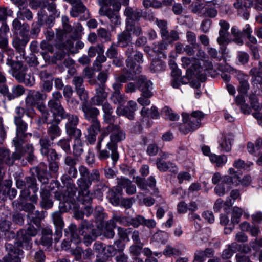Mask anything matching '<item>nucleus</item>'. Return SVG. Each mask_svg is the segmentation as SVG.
Here are the masks:
<instances>
[{
  "mask_svg": "<svg viewBox=\"0 0 262 262\" xmlns=\"http://www.w3.org/2000/svg\"><path fill=\"white\" fill-rule=\"evenodd\" d=\"M137 106L136 102L132 100L129 101L124 107L121 106L118 107L116 109V114L119 116H124L129 120H133Z\"/></svg>",
  "mask_w": 262,
  "mask_h": 262,
  "instance_id": "13",
  "label": "nucleus"
},
{
  "mask_svg": "<svg viewBox=\"0 0 262 262\" xmlns=\"http://www.w3.org/2000/svg\"><path fill=\"white\" fill-rule=\"evenodd\" d=\"M107 97V93L105 91L103 85L96 89V94L91 99L92 103L95 105H101Z\"/></svg>",
  "mask_w": 262,
  "mask_h": 262,
  "instance_id": "19",
  "label": "nucleus"
},
{
  "mask_svg": "<svg viewBox=\"0 0 262 262\" xmlns=\"http://www.w3.org/2000/svg\"><path fill=\"white\" fill-rule=\"evenodd\" d=\"M214 250L212 248H206L204 250H198L194 253L193 262H204L205 258L213 256Z\"/></svg>",
  "mask_w": 262,
  "mask_h": 262,
  "instance_id": "22",
  "label": "nucleus"
},
{
  "mask_svg": "<svg viewBox=\"0 0 262 262\" xmlns=\"http://www.w3.org/2000/svg\"><path fill=\"white\" fill-rule=\"evenodd\" d=\"M156 165L157 168L160 171L169 170L175 173L178 170V168L175 164L170 162H166L164 160H162V159H157Z\"/></svg>",
  "mask_w": 262,
  "mask_h": 262,
  "instance_id": "25",
  "label": "nucleus"
},
{
  "mask_svg": "<svg viewBox=\"0 0 262 262\" xmlns=\"http://www.w3.org/2000/svg\"><path fill=\"white\" fill-rule=\"evenodd\" d=\"M67 134L71 139L72 137L75 138V140H80L82 133L81 131L77 128V126H73L66 128Z\"/></svg>",
  "mask_w": 262,
  "mask_h": 262,
  "instance_id": "48",
  "label": "nucleus"
},
{
  "mask_svg": "<svg viewBox=\"0 0 262 262\" xmlns=\"http://www.w3.org/2000/svg\"><path fill=\"white\" fill-rule=\"evenodd\" d=\"M47 133L51 140L59 137L61 135V130L57 123H52L48 127Z\"/></svg>",
  "mask_w": 262,
  "mask_h": 262,
  "instance_id": "32",
  "label": "nucleus"
},
{
  "mask_svg": "<svg viewBox=\"0 0 262 262\" xmlns=\"http://www.w3.org/2000/svg\"><path fill=\"white\" fill-rule=\"evenodd\" d=\"M67 190L64 193L66 196V202H70L73 203L75 201V198L78 200V196H76V194L77 191V188L74 183H70L66 186Z\"/></svg>",
  "mask_w": 262,
  "mask_h": 262,
  "instance_id": "27",
  "label": "nucleus"
},
{
  "mask_svg": "<svg viewBox=\"0 0 262 262\" xmlns=\"http://www.w3.org/2000/svg\"><path fill=\"white\" fill-rule=\"evenodd\" d=\"M47 95L43 93L34 90L30 91L25 99V102L28 106H36L40 101L46 99Z\"/></svg>",
  "mask_w": 262,
  "mask_h": 262,
  "instance_id": "12",
  "label": "nucleus"
},
{
  "mask_svg": "<svg viewBox=\"0 0 262 262\" xmlns=\"http://www.w3.org/2000/svg\"><path fill=\"white\" fill-rule=\"evenodd\" d=\"M21 204L18 201H14L13 202V206H15L17 209H21L26 212H28V213H30V212H33L35 206L31 204V203H26L22 206L20 207Z\"/></svg>",
  "mask_w": 262,
  "mask_h": 262,
  "instance_id": "56",
  "label": "nucleus"
},
{
  "mask_svg": "<svg viewBox=\"0 0 262 262\" xmlns=\"http://www.w3.org/2000/svg\"><path fill=\"white\" fill-rule=\"evenodd\" d=\"M233 140L231 135L223 136L220 141V146L222 150L229 152L231 149V141Z\"/></svg>",
  "mask_w": 262,
  "mask_h": 262,
  "instance_id": "38",
  "label": "nucleus"
},
{
  "mask_svg": "<svg viewBox=\"0 0 262 262\" xmlns=\"http://www.w3.org/2000/svg\"><path fill=\"white\" fill-rule=\"evenodd\" d=\"M38 230L33 225H29L27 229H20L17 232V241L15 244L17 247L29 250L32 248L31 237L38 234Z\"/></svg>",
  "mask_w": 262,
  "mask_h": 262,
  "instance_id": "4",
  "label": "nucleus"
},
{
  "mask_svg": "<svg viewBox=\"0 0 262 262\" xmlns=\"http://www.w3.org/2000/svg\"><path fill=\"white\" fill-rule=\"evenodd\" d=\"M79 234L82 236L92 234L94 235H99L100 231L94 228V226L91 222L83 220L79 227Z\"/></svg>",
  "mask_w": 262,
  "mask_h": 262,
  "instance_id": "14",
  "label": "nucleus"
},
{
  "mask_svg": "<svg viewBox=\"0 0 262 262\" xmlns=\"http://www.w3.org/2000/svg\"><path fill=\"white\" fill-rule=\"evenodd\" d=\"M205 114L200 111H195L189 115L183 113V124L180 126V130L186 134L189 132L196 129L201 126V121L204 118Z\"/></svg>",
  "mask_w": 262,
  "mask_h": 262,
  "instance_id": "2",
  "label": "nucleus"
},
{
  "mask_svg": "<svg viewBox=\"0 0 262 262\" xmlns=\"http://www.w3.org/2000/svg\"><path fill=\"white\" fill-rule=\"evenodd\" d=\"M27 216L31 222L34 223L36 226H39L40 222L44 218L45 215L43 211H36L28 213Z\"/></svg>",
  "mask_w": 262,
  "mask_h": 262,
  "instance_id": "34",
  "label": "nucleus"
},
{
  "mask_svg": "<svg viewBox=\"0 0 262 262\" xmlns=\"http://www.w3.org/2000/svg\"><path fill=\"white\" fill-rule=\"evenodd\" d=\"M217 14V11L214 3H208L205 5L203 16L205 17L214 18Z\"/></svg>",
  "mask_w": 262,
  "mask_h": 262,
  "instance_id": "33",
  "label": "nucleus"
},
{
  "mask_svg": "<svg viewBox=\"0 0 262 262\" xmlns=\"http://www.w3.org/2000/svg\"><path fill=\"white\" fill-rule=\"evenodd\" d=\"M80 177L77 180V185L78 189V191H81L84 184L86 183V180L87 179L90 171L88 168L84 165H80L78 167Z\"/></svg>",
  "mask_w": 262,
  "mask_h": 262,
  "instance_id": "24",
  "label": "nucleus"
},
{
  "mask_svg": "<svg viewBox=\"0 0 262 262\" xmlns=\"http://www.w3.org/2000/svg\"><path fill=\"white\" fill-rule=\"evenodd\" d=\"M136 81L138 89L142 92L141 97L137 100L138 102L142 106L149 105L150 101L149 98L152 96L150 91L152 83L143 75H139Z\"/></svg>",
  "mask_w": 262,
  "mask_h": 262,
  "instance_id": "5",
  "label": "nucleus"
},
{
  "mask_svg": "<svg viewBox=\"0 0 262 262\" xmlns=\"http://www.w3.org/2000/svg\"><path fill=\"white\" fill-rule=\"evenodd\" d=\"M106 60V57L103 54H98L93 64L94 70L97 71H100L102 68V63L105 62Z\"/></svg>",
  "mask_w": 262,
  "mask_h": 262,
  "instance_id": "47",
  "label": "nucleus"
},
{
  "mask_svg": "<svg viewBox=\"0 0 262 262\" xmlns=\"http://www.w3.org/2000/svg\"><path fill=\"white\" fill-rule=\"evenodd\" d=\"M117 45L112 43L106 52V55L109 58H116L118 55Z\"/></svg>",
  "mask_w": 262,
  "mask_h": 262,
  "instance_id": "62",
  "label": "nucleus"
},
{
  "mask_svg": "<svg viewBox=\"0 0 262 262\" xmlns=\"http://www.w3.org/2000/svg\"><path fill=\"white\" fill-rule=\"evenodd\" d=\"M16 126V136L13 140L15 148H18L27 141L26 138L28 135L32 136V134L26 133L28 129L27 124L23 120L15 121Z\"/></svg>",
  "mask_w": 262,
  "mask_h": 262,
  "instance_id": "7",
  "label": "nucleus"
},
{
  "mask_svg": "<svg viewBox=\"0 0 262 262\" xmlns=\"http://www.w3.org/2000/svg\"><path fill=\"white\" fill-rule=\"evenodd\" d=\"M97 34L99 37L102 38L105 41H110L111 40V34L106 29L100 28L97 30Z\"/></svg>",
  "mask_w": 262,
  "mask_h": 262,
  "instance_id": "63",
  "label": "nucleus"
},
{
  "mask_svg": "<svg viewBox=\"0 0 262 262\" xmlns=\"http://www.w3.org/2000/svg\"><path fill=\"white\" fill-rule=\"evenodd\" d=\"M124 15L126 16L127 21H139L143 16V11L141 9L127 7L124 11Z\"/></svg>",
  "mask_w": 262,
  "mask_h": 262,
  "instance_id": "17",
  "label": "nucleus"
},
{
  "mask_svg": "<svg viewBox=\"0 0 262 262\" xmlns=\"http://www.w3.org/2000/svg\"><path fill=\"white\" fill-rule=\"evenodd\" d=\"M115 7V9L113 10L111 8L102 7L99 10V13L101 15L106 16L110 20V25L112 31L119 26L121 24V18L119 11L120 9V3H115L112 4Z\"/></svg>",
  "mask_w": 262,
  "mask_h": 262,
  "instance_id": "6",
  "label": "nucleus"
},
{
  "mask_svg": "<svg viewBox=\"0 0 262 262\" xmlns=\"http://www.w3.org/2000/svg\"><path fill=\"white\" fill-rule=\"evenodd\" d=\"M253 6L251 0H236L233 4L234 7L237 10L238 15L248 20L249 17L248 9Z\"/></svg>",
  "mask_w": 262,
  "mask_h": 262,
  "instance_id": "10",
  "label": "nucleus"
},
{
  "mask_svg": "<svg viewBox=\"0 0 262 262\" xmlns=\"http://www.w3.org/2000/svg\"><path fill=\"white\" fill-rule=\"evenodd\" d=\"M52 217L54 224L56 226L57 230H58V232H59V234L61 235V231L64 226V222L62 218L61 217V212L60 211L55 212L53 213Z\"/></svg>",
  "mask_w": 262,
  "mask_h": 262,
  "instance_id": "36",
  "label": "nucleus"
},
{
  "mask_svg": "<svg viewBox=\"0 0 262 262\" xmlns=\"http://www.w3.org/2000/svg\"><path fill=\"white\" fill-rule=\"evenodd\" d=\"M72 5H73V7L70 11V14L72 17H78L79 15L84 13L85 12H86V14L84 15V16L86 15L84 19H86L89 17V14L86 8L81 1L77 0L75 2V3Z\"/></svg>",
  "mask_w": 262,
  "mask_h": 262,
  "instance_id": "21",
  "label": "nucleus"
},
{
  "mask_svg": "<svg viewBox=\"0 0 262 262\" xmlns=\"http://www.w3.org/2000/svg\"><path fill=\"white\" fill-rule=\"evenodd\" d=\"M134 50L133 46H129L125 52V54L127 57L126 59V66L128 68L132 69L133 73H140L141 72V67L140 66L136 65L133 61V54Z\"/></svg>",
  "mask_w": 262,
  "mask_h": 262,
  "instance_id": "16",
  "label": "nucleus"
},
{
  "mask_svg": "<svg viewBox=\"0 0 262 262\" xmlns=\"http://www.w3.org/2000/svg\"><path fill=\"white\" fill-rule=\"evenodd\" d=\"M26 188H31L33 192L36 193L38 190L37 187L36 179L33 177H27L25 178Z\"/></svg>",
  "mask_w": 262,
  "mask_h": 262,
  "instance_id": "58",
  "label": "nucleus"
},
{
  "mask_svg": "<svg viewBox=\"0 0 262 262\" xmlns=\"http://www.w3.org/2000/svg\"><path fill=\"white\" fill-rule=\"evenodd\" d=\"M163 254L167 257H170L172 255H179L181 252L179 250L168 245L163 250Z\"/></svg>",
  "mask_w": 262,
  "mask_h": 262,
  "instance_id": "61",
  "label": "nucleus"
},
{
  "mask_svg": "<svg viewBox=\"0 0 262 262\" xmlns=\"http://www.w3.org/2000/svg\"><path fill=\"white\" fill-rule=\"evenodd\" d=\"M60 117L62 119L67 120L66 123V128L77 126L79 123V118L77 115L68 113L66 111Z\"/></svg>",
  "mask_w": 262,
  "mask_h": 262,
  "instance_id": "29",
  "label": "nucleus"
},
{
  "mask_svg": "<svg viewBox=\"0 0 262 262\" xmlns=\"http://www.w3.org/2000/svg\"><path fill=\"white\" fill-rule=\"evenodd\" d=\"M259 70H260L259 69H258L257 68L254 67L251 69L249 74L253 76V80L257 81V82L262 85V77L259 76Z\"/></svg>",
  "mask_w": 262,
  "mask_h": 262,
  "instance_id": "64",
  "label": "nucleus"
},
{
  "mask_svg": "<svg viewBox=\"0 0 262 262\" xmlns=\"http://www.w3.org/2000/svg\"><path fill=\"white\" fill-rule=\"evenodd\" d=\"M6 64L11 67V73L12 76H13L14 72L20 71L24 67L20 62L14 61L9 58L7 59Z\"/></svg>",
  "mask_w": 262,
  "mask_h": 262,
  "instance_id": "50",
  "label": "nucleus"
},
{
  "mask_svg": "<svg viewBox=\"0 0 262 262\" xmlns=\"http://www.w3.org/2000/svg\"><path fill=\"white\" fill-rule=\"evenodd\" d=\"M209 159L217 167H222L227 161V157L225 155L217 156L214 154H211L209 156Z\"/></svg>",
  "mask_w": 262,
  "mask_h": 262,
  "instance_id": "35",
  "label": "nucleus"
},
{
  "mask_svg": "<svg viewBox=\"0 0 262 262\" xmlns=\"http://www.w3.org/2000/svg\"><path fill=\"white\" fill-rule=\"evenodd\" d=\"M82 110L84 113L85 119L91 123V125H100L97 116L99 111L96 107L90 106L86 104L82 106Z\"/></svg>",
  "mask_w": 262,
  "mask_h": 262,
  "instance_id": "11",
  "label": "nucleus"
},
{
  "mask_svg": "<svg viewBox=\"0 0 262 262\" xmlns=\"http://www.w3.org/2000/svg\"><path fill=\"white\" fill-rule=\"evenodd\" d=\"M48 106L51 112L56 114L59 117H61L66 112L61 102L49 101Z\"/></svg>",
  "mask_w": 262,
  "mask_h": 262,
  "instance_id": "31",
  "label": "nucleus"
},
{
  "mask_svg": "<svg viewBox=\"0 0 262 262\" xmlns=\"http://www.w3.org/2000/svg\"><path fill=\"white\" fill-rule=\"evenodd\" d=\"M130 182V180L125 178L118 179V186L116 188V190L118 193L122 194V188H126Z\"/></svg>",
  "mask_w": 262,
  "mask_h": 262,
  "instance_id": "51",
  "label": "nucleus"
},
{
  "mask_svg": "<svg viewBox=\"0 0 262 262\" xmlns=\"http://www.w3.org/2000/svg\"><path fill=\"white\" fill-rule=\"evenodd\" d=\"M203 62V66L199 61L198 63L193 64V69H191L194 75L200 76L203 75V73L206 70H211L213 68V65L211 61L208 60V58L205 60Z\"/></svg>",
  "mask_w": 262,
  "mask_h": 262,
  "instance_id": "18",
  "label": "nucleus"
},
{
  "mask_svg": "<svg viewBox=\"0 0 262 262\" xmlns=\"http://www.w3.org/2000/svg\"><path fill=\"white\" fill-rule=\"evenodd\" d=\"M222 182L226 184H232L236 186L241 183V179L237 174L232 176L226 175L223 177Z\"/></svg>",
  "mask_w": 262,
  "mask_h": 262,
  "instance_id": "42",
  "label": "nucleus"
},
{
  "mask_svg": "<svg viewBox=\"0 0 262 262\" xmlns=\"http://www.w3.org/2000/svg\"><path fill=\"white\" fill-rule=\"evenodd\" d=\"M5 247L8 251L7 255L3 257L4 262H21L19 256L23 255V251L19 249L16 244L7 243Z\"/></svg>",
  "mask_w": 262,
  "mask_h": 262,
  "instance_id": "9",
  "label": "nucleus"
},
{
  "mask_svg": "<svg viewBox=\"0 0 262 262\" xmlns=\"http://www.w3.org/2000/svg\"><path fill=\"white\" fill-rule=\"evenodd\" d=\"M107 130L110 132V142L107 143V148L111 151V158L114 162H116L119 158L117 151L118 142L124 140L126 134L124 131L120 129L119 125L111 124L106 127Z\"/></svg>",
  "mask_w": 262,
  "mask_h": 262,
  "instance_id": "1",
  "label": "nucleus"
},
{
  "mask_svg": "<svg viewBox=\"0 0 262 262\" xmlns=\"http://www.w3.org/2000/svg\"><path fill=\"white\" fill-rule=\"evenodd\" d=\"M233 204L232 200L228 198L226 201H224L221 199H217L214 205L215 210L218 211L221 208H224L225 210L227 209Z\"/></svg>",
  "mask_w": 262,
  "mask_h": 262,
  "instance_id": "39",
  "label": "nucleus"
},
{
  "mask_svg": "<svg viewBox=\"0 0 262 262\" xmlns=\"http://www.w3.org/2000/svg\"><path fill=\"white\" fill-rule=\"evenodd\" d=\"M128 27L129 32H132L133 34L137 36L142 34V30L140 26H136L134 23L126 22V28Z\"/></svg>",
  "mask_w": 262,
  "mask_h": 262,
  "instance_id": "54",
  "label": "nucleus"
},
{
  "mask_svg": "<svg viewBox=\"0 0 262 262\" xmlns=\"http://www.w3.org/2000/svg\"><path fill=\"white\" fill-rule=\"evenodd\" d=\"M115 82L113 84H117L120 86V89L122 88V83H125L127 80H133L135 79L134 75L132 73V71L127 72L124 74L116 76L115 78Z\"/></svg>",
  "mask_w": 262,
  "mask_h": 262,
  "instance_id": "30",
  "label": "nucleus"
},
{
  "mask_svg": "<svg viewBox=\"0 0 262 262\" xmlns=\"http://www.w3.org/2000/svg\"><path fill=\"white\" fill-rule=\"evenodd\" d=\"M231 34L233 37V41L238 45H243V33L236 26H233L231 29Z\"/></svg>",
  "mask_w": 262,
  "mask_h": 262,
  "instance_id": "40",
  "label": "nucleus"
},
{
  "mask_svg": "<svg viewBox=\"0 0 262 262\" xmlns=\"http://www.w3.org/2000/svg\"><path fill=\"white\" fill-rule=\"evenodd\" d=\"M168 42L165 40L155 43L153 46V51L156 53H161L163 50H166L168 45Z\"/></svg>",
  "mask_w": 262,
  "mask_h": 262,
  "instance_id": "60",
  "label": "nucleus"
},
{
  "mask_svg": "<svg viewBox=\"0 0 262 262\" xmlns=\"http://www.w3.org/2000/svg\"><path fill=\"white\" fill-rule=\"evenodd\" d=\"M101 125H90L88 129L87 140L91 144H94L96 140V137L100 132Z\"/></svg>",
  "mask_w": 262,
  "mask_h": 262,
  "instance_id": "28",
  "label": "nucleus"
},
{
  "mask_svg": "<svg viewBox=\"0 0 262 262\" xmlns=\"http://www.w3.org/2000/svg\"><path fill=\"white\" fill-rule=\"evenodd\" d=\"M29 39L23 36L21 38L16 37L13 40V47L17 50L21 56H25V47L27 44Z\"/></svg>",
  "mask_w": 262,
  "mask_h": 262,
  "instance_id": "26",
  "label": "nucleus"
},
{
  "mask_svg": "<svg viewBox=\"0 0 262 262\" xmlns=\"http://www.w3.org/2000/svg\"><path fill=\"white\" fill-rule=\"evenodd\" d=\"M68 229L71 234L72 241L76 244L81 243V239L79 235L77 234L76 226L74 224H71Z\"/></svg>",
  "mask_w": 262,
  "mask_h": 262,
  "instance_id": "52",
  "label": "nucleus"
},
{
  "mask_svg": "<svg viewBox=\"0 0 262 262\" xmlns=\"http://www.w3.org/2000/svg\"><path fill=\"white\" fill-rule=\"evenodd\" d=\"M113 92L111 96V99L114 104H121L124 103L127 98L124 94L120 93V86L117 84H113Z\"/></svg>",
  "mask_w": 262,
  "mask_h": 262,
  "instance_id": "20",
  "label": "nucleus"
},
{
  "mask_svg": "<svg viewBox=\"0 0 262 262\" xmlns=\"http://www.w3.org/2000/svg\"><path fill=\"white\" fill-rule=\"evenodd\" d=\"M60 186V183L57 180H52L49 185L41 186L40 192L41 200L50 198V191L53 190L55 187L59 189Z\"/></svg>",
  "mask_w": 262,
  "mask_h": 262,
  "instance_id": "23",
  "label": "nucleus"
},
{
  "mask_svg": "<svg viewBox=\"0 0 262 262\" xmlns=\"http://www.w3.org/2000/svg\"><path fill=\"white\" fill-rule=\"evenodd\" d=\"M16 185L18 189H21L22 190L20 193V196L24 198H26L28 196L30 192L28 189H26V180H22L18 179L16 180Z\"/></svg>",
  "mask_w": 262,
  "mask_h": 262,
  "instance_id": "45",
  "label": "nucleus"
},
{
  "mask_svg": "<svg viewBox=\"0 0 262 262\" xmlns=\"http://www.w3.org/2000/svg\"><path fill=\"white\" fill-rule=\"evenodd\" d=\"M156 24L160 30V34L162 37L166 35L168 31L167 23L166 20L156 19Z\"/></svg>",
  "mask_w": 262,
  "mask_h": 262,
  "instance_id": "59",
  "label": "nucleus"
},
{
  "mask_svg": "<svg viewBox=\"0 0 262 262\" xmlns=\"http://www.w3.org/2000/svg\"><path fill=\"white\" fill-rule=\"evenodd\" d=\"M132 36L130 32L128 31V27L118 34L117 45L119 47L125 48L129 46L132 43Z\"/></svg>",
  "mask_w": 262,
  "mask_h": 262,
  "instance_id": "15",
  "label": "nucleus"
},
{
  "mask_svg": "<svg viewBox=\"0 0 262 262\" xmlns=\"http://www.w3.org/2000/svg\"><path fill=\"white\" fill-rule=\"evenodd\" d=\"M25 92L24 88L20 85L14 86L12 89V93L8 95V98L9 100L18 97L22 95Z\"/></svg>",
  "mask_w": 262,
  "mask_h": 262,
  "instance_id": "41",
  "label": "nucleus"
},
{
  "mask_svg": "<svg viewBox=\"0 0 262 262\" xmlns=\"http://www.w3.org/2000/svg\"><path fill=\"white\" fill-rule=\"evenodd\" d=\"M17 17L23 20L26 19L28 20H31L33 18V14L31 11L26 8H22L21 10H19L17 13Z\"/></svg>",
  "mask_w": 262,
  "mask_h": 262,
  "instance_id": "49",
  "label": "nucleus"
},
{
  "mask_svg": "<svg viewBox=\"0 0 262 262\" xmlns=\"http://www.w3.org/2000/svg\"><path fill=\"white\" fill-rule=\"evenodd\" d=\"M242 214L243 210L241 208L236 206L234 207L232 209L231 222L233 224H238Z\"/></svg>",
  "mask_w": 262,
  "mask_h": 262,
  "instance_id": "57",
  "label": "nucleus"
},
{
  "mask_svg": "<svg viewBox=\"0 0 262 262\" xmlns=\"http://www.w3.org/2000/svg\"><path fill=\"white\" fill-rule=\"evenodd\" d=\"M101 178L100 173L98 169H94L89 173L86 180V183L84 184L81 191H78V200L82 204H90L92 201V194L91 193L89 188L92 182L101 183Z\"/></svg>",
  "mask_w": 262,
  "mask_h": 262,
  "instance_id": "3",
  "label": "nucleus"
},
{
  "mask_svg": "<svg viewBox=\"0 0 262 262\" xmlns=\"http://www.w3.org/2000/svg\"><path fill=\"white\" fill-rule=\"evenodd\" d=\"M83 143L81 140H75L73 147V154L78 158L83 152Z\"/></svg>",
  "mask_w": 262,
  "mask_h": 262,
  "instance_id": "46",
  "label": "nucleus"
},
{
  "mask_svg": "<svg viewBox=\"0 0 262 262\" xmlns=\"http://www.w3.org/2000/svg\"><path fill=\"white\" fill-rule=\"evenodd\" d=\"M166 64L161 60L152 61L150 66V70L152 72H159L165 70Z\"/></svg>",
  "mask_w": 262,
  "mask_h": 262,
  "instance_id": "43",
  "label": "nucleus"
},
{
  "mask_svg": "<svg viewBox=\"0 0 262 262\" xmlns=\"http://www.w3.org/2000/svg\"><path fill=\"white\" fill-rule=\"evenodd\" d=\"M141 114L143 117H150L152 119H158L160 116L157 108L154 106L150 109L143 107L141 111Z\"/></svg>",
  "mask_w": 262,
  "mask_h": 262,
  "instance_id": "37",
  "label": "nucleus"
},
{
  "mask_svg": "<svg viewBox=\"0 0 262 262\" xmlns=\"http://www.w3.org/2000/svg\"><path fill=\"white\" fill-rule=\"evenodd\" d=\"M16 151L11 154L9 150L5 148H0V161L8 165H12L15 160L21 159L24 154L21 146L15 148Z\"/></svg>",
  "mask_w": 262,
  "mask_h": 262,
  "instance_id": "8",
  "label": "nucleus"
},
{
  "mask_svg": "<svg viewBox=\"0 0 262 262\" xmlns=\"http://www.w3.org/2000/svg\"><path fill=\"white\" fill-rule=\"evenodd\" d=\"M162 38L169 43H171L179 39V33L177 31L174 30H171L170 32L168 31L166 35H163Z\"/></svg>",
  "mask_w": 262,
  "mask_h": 262,
  "instance_id": "44",
  "label": "nucleus"
},
{
  "mask_svg": "<svg viewBox=\"0 0 262 262\" xmlns=\"http://www.w3.org/2000/svg\"><path fill=\"white\" fill-rule=\"evenodd\" d=\"M162 114L165 117L171 121H175L179 119V116L173 113L171 109L168 106H165L162 110Z\"/></svg>",
  "mask_w": 262,
  "mask_h": 262,
  "instance_id": "53",
  "label": "nucleus"
},
{
  "mask_svg": "<svg viewBox=\"0 0 262 262\" xmlns=\"http://www.w3.org/2000/svg\"><path fill=\"white\" fill-rule=\"evenodd\" d=\"M143 216L140 215H137L135 217L127 218V224L128 225H131L134 228L138 227L140 225H142L143 223Z\"/></svg>",
  "mask_w": 262,
  "mask_h": 262,
  "instance_id": "55",
  "label": "nucleus"
}]
</instances>
